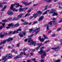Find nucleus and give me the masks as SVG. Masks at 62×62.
<instances>
[{
    "label": "nucleus",
    "mask_w": 62,
    "mask_h": 62,
    "mask_svg": "<svg viewBox=\"0 0 62 62\" xmlns=\"http://www.w3.org/2000/svg\"><path fill=\"white\" fill-rule=\"evenodd\" d=\"M57 24V23L55 22V21H51L48 23V24L50 25H51V26H53L54 25H56Z\"/></svg>",
    "instance_id": "obj_1"
},
{
    "label": "nucleus",
    "mask_w": 62,
    "mask_h": 62,
    "mask_svg": "<svg viewBox=\"0 0 62 62\" xmlns=\"http://www.w3.org/2000/svg\"><path fill=\"white\" fill-rule=\"evenodd\" d=\"M19 3L17 4H12L10 7V9H13V6H14V7H16V8H17L19 7Z\"/></svg>",
    "instance_id": "obj_2"
},
{
    "label": "nucleus",
    "mask_w": 62,
    "mask_h": 62,
    "mask_svg": "<svg viewBox=\"0 0 62 62\" xmlns=\"http://www.w3.org/2000/svg\"><path fill=\"white\" fill-rule=\"evenodd\" d=\"M7 35H8L7 33H4L3 32H1L0 34V38H3L4 37L5 35L6 36Z\"/></svg>",
    "instance_id": "obj_3"
},
{
    "label": "nucleus",
    "mask_w": 62,
    "mask_h": 62,
    "mask_svg": "<svg viewBox=\"0 0 62 62\" xmlns=\"http://www.w3.org/2000/svg\"><path fill=\"white\" fill-rule=\"evenodd\" d=\"M13 23H11L7 25L8 26H7L6 27L7 29H9V28H10L11 26L12 27H13Z\"/></svg>",
    "instance_id": "obj_4"
},
{
    "label": "nucleus",
    "mask_w": 62,
    "mask_h": 62,
    "mask_svg": "<svg viewBox=\"0 0 62 62\" xmlns=\"http://www.w3.org/2000/svg\"><path fill=\"white\" fill-rule=\"evenodd\" d=\"M7 14L9 15H13V12L12 11H8L7 12Z\"/></svg>",
    "instance_id": "obj_5"
},
{
    "label": "nucleus",
    "mask_w": 62,
    "mask_h": 62,
    "mask_svg": "<svg viewBox=\"0 0 62 62\" xmlns=\"http://www.w3.org/2000/svg\"><path fill=\"white\" fill-rule=\"evenodd\" d=\"M43 55H41V58H44V57L45 56H46V53L45 52H44V51H43Z\"/></svg>",
    "instance_id": "obj_6"
},
{
    "label": "nucleus",
    "mask_w": 62,
    "mask_h": 62,
    "mask_svg": "<svg viewBox=\"0 0 62 62\" xmlns=\"http://www.w3.org/2000/svg\"><path fill=\"white\" fill-rule=\"evenodd\" d=\"M40 29V28H37L36 30H34V31L36 32L35 33V34H38L39 32V31Z\"/></svg>",
    "instance_id": "obj_7"
},
{
    "label": "nucleus",
    "mask_w": 62,
    "mask_h": 62,
    "mask_svg": "<svg viewBox=\"0 0 62 62\" xmlns=\"http://www.w3.org/2000/svg\"><path fill=\"white\" fill-rule=\"evenodd\" d=\"M50 6H48L47 5H46L45 7V8L42 10V11H43L44 10H46L48 8H50Z\"/></svg>",
    "instance_id": "obj_8"
},
{
    "label": "nucleus",
    "mask_w": 62,
    "mask_h": 62,
    "mask_svg": "<svg viewBox=\"0 0 62 62\" xmlns=\"http://www.w3.org/2000/svg\"><path fill=\"white\" fill-rule=\"evenodd\" d=\"M19 20V19L18 17V16H17V17H15L13 19V21H17Z\"/></svg>",
    "instance_id": "obj_9"
},
{
    "label": "nucleus",
    "mask_w": 62,
    "mask_h": 62,
    "mask_svg": "<svg viewBox=\"0 0 62 62\" xmlns=\"http://www.w3.org/2000/svg\"><path fill=\"white\" fill-rule=\"evenodd\" d=\"M55 11H56V10H55L54 9H52L51 10V11L50 12V13H52V14H53L54 12Z\"/></svg>",
    "instance_id": "obj_10"
},
{
    "label": "nucleus",
    "mask_w": 62,
    "mask_h": 62,
    "mask_svg": "<svg viewBox=\"0 0 62 62\" xmlns=\"http://www.w3.org/2000/svg\"><path fill=\"white\" fill-rule=\"evenodd\" d=\"M19 26V23H17L16 24H13V27H14L15 26H16V27H17Z\"/></svg>",
    "instance_id": "obj_11"
},
{
    "label": "nucleus",
    "mask_w": 62,
    "mask_h": 62,
    "mask_svg": "<svg viewBox=\"0 0 62 62\" xmlns=\"http://www.w3.org/2000/svg\"><path fill=\"white\" fill-rule=\"evenodd\" d=\"M36 42H32L30 44V45H33L34 46H36Z\"/></svg>",
    "instance_id": "obj_12"
},
{
    "label": "nucleus",
    "mask_w": 62,
    "mask_h": 62,
    "mask_svg": "<svg viewBox=\"0 0 62 62\" xmlns=\"http://www.w3.org/2000/svg\"><path fill=\"white\" fill-rule=\"evenodd\" d=\"M43 18H44V16H41L39 19L38 21H42V20L43 19Z\"/></svg>",
    "instance_id": "obj_13"
},
{
    "label": "nucleus",
    "mask_w": 62,
    "mask_h": 62,
    "mask_svg": "<svg viewBox=\"0 0 62 62\" xmlns=\"http://www.w3.org/2000/svg\"><path fill=\"white\" fill-rule=\"evenodd\" d=\"M7 56H5L4 57H3L2 58V60L6 61V60H7Z\"/></svg>",
    "instance_id": "obj_14"
},
{
    "label": "nucleus",
    "mask_w": 62,
    "mask_h": 62,
    "mask_svg": "<svg viewBox=\"0 0 62 62\" xmlns=\"http://www.w3.org/2000/svg\"><path fill=\"white\" fill-rule=\"evenodd\" d=\"M24 4L26 6H29V5H31L32 4V3L31 2H30L29 3H27L26 2H24Z\"/></svg>",
    "instance_id": "obj_15"
},
{
    "label": "nucleus",
    "mask_w": 62,
    "mask_h": 62,
    "mask_svg": "<svg viewBox=\"0 0 62 62\" xmlns=\"http://www.w3.org/2000/svg\"><path fill=\"white\" fill-rule=\"evenodd\" d=\"M38 53L39 54H43V51L42 50H40V51L38 52Z\"/></svg>",
    "instance_id": "obj_16"
},
{
    "label": "nucleus",
    "mask_w": 62,
    "mask_h": 62,
    "mask_svg": "<svg viewBox=\"0 0 62 62\" xmlns=\"http://www.w3.org/2000/svg\"><path fill=\"white\" fill-rule=\"evenodd\" d=\"M29 40H28V42H32L33 40L31 38H29Z\"/></svg>",
    "instance_id": "obj_17"
},
{
    "label": "nucleus",
    "mask_w": 62,
    "mask_h": 62,
    "mask_svg": "<svg viewBox=\"0 0 62 62\" xmlns=\"http://www.w3.org/2000/svg\"><path fill=\"white\" fill-rule=\"evenodd\" d=\"M50 11V10H48L46 11H45L43 14V15H45V14H47L48 13L47 12H49Z\"/></svg>",
    "instance_id": "obj_18"
},
{
    "label": "nucleus",
    "mask_w": 62,
    "mask_h": 62,
    "mask_svg": "<svg viewBox=\"0 0 62 62\" xmlns=\"http://www.w3.org/2000/svg\"><path fill=\"white\" fill-rule=\"evenodd\" d=\"M13 40V38H9L8 39H7L8 41H10Z\"/></svg>",
    "instance_id": "obj_19"
},
{
    "label": "nucleus",
    "mask_w": 62,
    "mask_h": 62,
    "mask_svg": "<svg viewBox=\"0 0 62 62\" xmlns=\"http://www.w3.org/2000/svg\"><path fill=\"white\" fill-rule=\"evenodd\" d=\"M54 14H53L52 15V16H57L58 15V14L56 12H54Z\"/></svg>",
    "instance_id": "obj_20"
},
{
    "label": "nucleus",
    "mask_w": 62,
    "mask_h": 62,
    "mask_svg": "<svg viewBox=\"0 0 62 62\" xmlns=\"http://www.w3.org/2000/svg\"><path fill=\"white\" fill-rule=\"evenodd\" d=\"M43 36L44 38V39H48V38L47 37V36L43 34Z\"/></svg>",
    "instance_id": "obj_21"
},
{
    "label": "nucleus",
    "mask_w": 62,
    "mask_h": 62,
    "mask_svg": "<svg viewBox=\"0 0 62 62\" xmlns=\"http://www.w3.org/2000/svg\"><path fill=\"white\" fill-rule=\"evenodd\" d=\"M38 14H35L33 15V16L35 18H36V17L38 16Z\"/></svg>",
    "instance_id": "obj_22"
},
{
    "label": "nucleus",
    "mask_w": 62,
    "mask_h": 62,
    "mask_svg": "<svg viewBox=\"0 0 62 62\" xmlns=\"http://www.w3.org/2000/svg\"><path fill=\"white\" fill-rule=\"evenodd\" d=\"M12 19V17H10L9 18H7V20L8 21H11V20Z\"/></svg>",
    "instance_id": "obj_23"
},
{
    "label": "nucleus",
    "mask_w": 62,
    "mask_h": 62,
    "mask_svg": "<svg viewBox=\"0 0 62 62\" xmlns=\"http://www.w3.org/2000/svg\"><path fill=\"white\" fill-rule=\"evenodd\" d=\"M23 14H20L18 16H17L18 17V18L19 19V18H21L23 16Z\"/></svg>",
    "instance_id": "obj_24"
},
{
    "label": "nucleus",
    "mask_w": 62,
    "mask_h": 62,
    "mask_svg": "<svg viewBox=\"0 0 62 62\" xmlns=\"http://www.w3.org/2000/svg\"><path fill=\"white\" fill-rule=\"evenodd\" d=\"M19 12H21V11H23V10H24V9H23V8H19Z\"/></svg>",
    "instance_id": "obj_25"
},
{
    "label": "nucleus",
    "mask_w": 62,
    "mask_h": 62,
    "mask_svg": "<svg viewBox=\"0 0 62 62\" xmlns=\"http://www.w3.org/2000/svg\"><path fill=\"white\" fill-rule=\"evenodd\" d=\"M7 8V6L6 5H5L4 7V8H3L2 10H1V11H3L4 10H5V9L6 8Z\"/></svg>",
    "instance_id": "obj_26"
},
{
    "label": "nucleus",
    "mask_w": 62,
    "mask_h": 62,
    "mask_svg": "<svg viewBox=\"0 0 62 62\" xmlns=\"http://www.w3.org/2000/svg\"><path fill=\"white\" fill-rule=\"evenodd\" d=\"M58 48H59V46H57V47H52L51 48V49H52V50H56Z\"/></svg>",
    "instance_id": "obj_27"
},
{
    "label": "nucleus",
    "mask_w": 62,
    "mask_h": 62,
    "mask_svg": "<svg viewBox=\"0 0 62 62\" xmlns=\"http://www.w3.org/2000/svg\"><path fill=\"white\" fill-rule=\"evenodd\" d=\"M33 8H30V9L27 12L29 13L30 12H31V9H32Z\"/></svg>",
    "instance_id": "obj_28"
},
{
    "label": "nucleus",
    "mask_w": 62,
    "mask_h": 62,
    "mask_svg": "<svg viewBox=\"0 0 62 62\" xmlns=\"http://www.w3.org/2000/svg\"><path fill=\"white\" fill-rule=\"evenodd\" d=\"M20 58L19 56H16L14 58V59H17V58Z\"/></svg>",
    "instance_id": "obj_29"
},
{
    "label": "nucleus",
    "mask_w": 62,
    "mask_h": 62,
    "mask_svg": "<svg viewBox=\"0 0 62 62\" xmlns=\"http://www.w3.org/2000/svg\"><path fill=\"white\" fill-rule=\"evenodd\" d=\"M19 32V31H18V30H17V31H14V32H13V34H15V33H16L17 34V33H18Z\"/></svg>",
    "instance_id": "obj_30"
},
{
    "label": "nucleus",
    "mask_w": 62,
    "mask_h": 62,
    "mask_svg": "<svg viewBox=\"0 0 62 62\" xmlns=\"http://www.w3.org/2000/svg\"><path fill=\"white\" fill-rule=\"evenodd\" d=\"M37 13L38 14H41L42 13V12L40 11H39L37 12Z\"/></svg>",
    "instance_id": "obj_31"
},
{
    "label": "nucleus",
    "mask_w": 62,
    "mask_h": 62,
    "mask_svg": "<svg viewBox=\"0 0 62 62\" xmlns=\"http://www.w3.org/2000/svg\"><path fill=\"white\" fill-rule=\"evenodd\" d=\"M6 41H8V40L7 39L5 40H4L2 42V44H4L6 43Z\"/></svg>",
    "instance_id": "obj_32"
},
{
    "label": "nucleus",
    "mask_w": 62,
    "mask_h": 62,
    "mask_svg": "<svg viewBox=\"0 0 62 62\" xmlns=\"http://www.w3.org/2000/svg\"><path fill=\"white\" fill-rule=\"evenodd\" d=\"M23 54H24V52L23 53V52H21V53L20 55L19 56V57L20 58L21 57V56H22V55H23Z\"/></svg>",
    "instance_id": "obj_33"
},
{
    "label": "nucleus",
    "mask_w": 62,
    "mask_h": 62,
    "mask_svg": "<svg viewBox=\"0 0 62 62\" xmlns=\"http://www.w3.org/2000/svg\"><path fill=\"white\" fill-rule=\"evenodd\" d=\"M44 41V39H42L41 38V39H40V42H43V41Z\"/></svg>",
    "instance_id": "obj_34"
},
{
    "label": "nucleus",
    "mask_w": 62,
    "mask_h": 62,
    "mask_svg": "<svg viewBox=\"0 0 62 62\" xmlns=\"http://www.w3.org/2000/svg\"><path fill=\"white\" fill-rule=\"evenodd\" d=\"M24 55H26V56H28V55H29V53H28L27 54H25V52H24Z\"/></svg>",
    "instance_id": "obj_35"
},
{
    "label": "nucleus",
    "mask_w": 62,
    "mask_h": 62,
    "mask_svg": "<svg viewBox=\"0 0 62 62\" xmlns=\"http://www.w3.org/2000/svg\"><path fill=\"white\" fill-rule=\"evenodd\" d=\"M50 42V40H49L46 41H45L44 42V43H45V44H46L47 42Z\"/></svg>",
    "instance_id": "obj_36"
},
{
    "label": "nucleus",
    "mask_w": 62,
    "mask_h": 62,
    "mask_svg": "<svg viewBox=\"0 0 62 62\" xmlns=\"http://www.w3.org/2000/svg\"><path fill=\"white\" fill-rule=\"evenodd\" d=\"M19 36L21 38H22L23 37V34H22V33H20L19 35Z\"/></svg>",
    "instance_id": "obj_37"
},
{
    "label": "nucleus",
    "mask_w": 62,
    "mask_h": 62,
    "mask_svg": "<svg viewBox=\"0 0 62 62\" xmlns=\"http://www.w3.org/2000/svg\"><path fill=\"white\" fill-rule=\"evenodd\" d=\"M2 22H8V20H2Z\"/></svg>",
    "instance_id": "obj_38"
},
{
    "label": "nucleus",
    "mask_w": 62,
    "mask_h": 62,
    "mask_svg": "<svg viewBox=\"0 0 62 62\" xmlns=\"http://www.w3.org/2000/svg\"><path fill=\"white\" fill-rule=\"evenodd\" d=\"M30 14L29 13H27L26 15L25 16V17H26L27 16H30Z\"/></svg>",
    "instance_id": "obj_39"
},
{
    "label": "nucleus",
    "mask_w": 62,
    "mask_h": 62,
    "mask_svg": "<svg viewBox=\"0 0 62 62\" xmlns=\"http://www.w3.org/2000/svg\"><path fill=\"white\" fill-rule=\"evenodd\" d=\"M32 60H33V61L34 62H38L37 61H36V59H35V58L32 59Z\"/></svg>",
    "instance_id": "obj_40"
},
{
    "label": "nucleus",
    "mask_w": 62,
    "mask_h": 62,
    "mask_svg": "<svg viewBox=\"0 0 62 62\" xmlns=\"http://www.w3.org/2000/svg\"><path fill=\"white\" fill-rule=\"evenodd\" d=\"M22 33L24 36L26 34V31L22 32Z\"/></svg>",
    "instance_id": "obj_41"
},
{
    "label": "nucleus",
    "mask_w": 62,
    "mask_h": 62,
    "mask_svg": "<svg viewBox=\"0 0 62 62\" xmlns=\"http://www.w3.org/2000/svg\"><path fill=\"white\" fill-rule=\"evenodd\" d=\"M8 59H10L12 58V55L8 57Z\"/></svg>",
    "instance_id": "obj_42"
},
{
    "label": "nucleus",
    "mask_w": 62,
    "mask_h": 62,
    "mask_svg": "<svg viewBox=\"0 0 62 62\" xmlns=\"http://www.w3.org/2000/svg\"><path fill=\"white\" fill-rule=\"evenodd\" d=\"M60 61L61 60L60 59H58L55 61L54 62H60Z\"/></svg>",
    "instance_id": "obj_43"
},
{
    "label": "nucleus",
    "mask_w": 62,
    "mask_h": 62,
    "mask_svg": "<svg viewBox=\"0 0 62 62\" xmlns=\"http://www.w3.org/2000/svg\"><path fill=\"white\" fill-rule=\"evenodd\" d=\"M13 11H16V12L18 10H16L15 8H13Z\"/></svg>",
    "instance_id": "obj_44"
},
{
    "label": "nucleus",
    "mask_w": 62,
    "mask_h": 62,
    "mask_svg": "<svg viewBox=\"0 0 62 62\" xmlns=\"http://www.w3.org/2000/svg\"><path fill=\"white\" fill-rule=\"evenodd\" d=\"M17 30V31H22V29L20 28H19Z\"/></svg>",
    "instance_id": "obj_45"
},
{
    "label": "nucleus",
    "mask_w": 62,
    "mask_h": 62,
    "mask_svg": "<svg viewBox=\"0 0 62 62\" xmlns=\"http://www.w3.org/2000/svg\"><path fill=\"white\" fill-rule=\"evenodd\" d=\"M49 24H46L45 25H44L43 26V27H46V26H48V25Z\"/></svg>",
    "instance_id": "obj_46"
},
{
    "label": "nucleus",
    "mask_w": 62,
    "mask_h": 62,
    "mask_svg": "<svg viewBox=\"0 0 62 62\" xmlns=\"http://www.w3.org/2000/svg\"><path fill=\"white\" fill-rule=\"evenodd\" d=\"M20 43H19L18 44H17V46L18 47H20Z\"/></svg>",
    "instance_id": "obj_47"
},
{
    "label": "nucleus",
    "mask_w": 62,
    "mask_h": 62,
    "mask_svg": "<svg viewBox=\"0 0 62 62\" xmlns=\"http://www.w3.org/2000/svg\"><path fill=\"white\" fill-rule=\"evenodd\" d=\"M49 24L47 25V26L46 27V29L47 30H48L49 29Z\"/></svg>",
    "instance_id": "obj_48"
},
{
    "label": "nucleus",
    "mask_w": 62,
    "mask_h": 62,
    "mask_svg": "<svg viewBox=\"0 0 62 62\" xmlns=\"http://www.w3.org/2000/svg\"><path fill=\"white\" fill-rule=\"evenodd\" d=\"M40 46H38V47H37L36 48V49L37 50H39V47H40Z\"/></svg>",
    "instance_id": "obj_49"
},
{
    "label": "nucleus",
    "mask_w": 62,
    "mask_h": 62,
    "mask_svg": "<svg viewBox=\"0 0 62 62\" xmlns=\"http://www.w3.org/2000/svg\"><path fill=\"white\" fill-rule=\"evenodd\" d=\"M12 31H10L9 32L8 34V35H11V34H12Z\"/></svg>",
    "instance_id": "obj_50"
},
{
    "label": "nucleus",
    "mask_w": 62,
    "mask_h": 62,
    "mask_svg": "<svg viewBox=\"0 0 62 62\" xmlns=\"http://www.w3.org/2000/svg\"><path fill=\"white\" fill-rule=\"evenodd\" d=\"M33 24H35L36 23H38V22L37 21H34L33 22Z\"/></svg>",
    "instance_id": "obj_51"
},
{
    "label": "nucleus",
    "mask_w": 62,
    "mask_h": 62,
    "mask_svg": "<svg viewBox=\"0 0 62 62\" xmlns=\"http://www.w3.org/2000/svg\"><path fill=\"white\" fill-rule=\"evenodd\" d=\"M33 36H34V34H32L30 36H29L28 37H33Z\"/></svg>",
    "instance_id": "obj_52"
},
{
    "label": "nucleus",
    "mask_w": 62,
    "mask_h": 62,
    "mask_svg": "<svg viewBox=\"0 0 62 62\" xmlns=\"http://www.w3.org/2000/svg\"><path fill=\"white\" fill-rule=\"evenodd\" d=\"M7 4V2H3L2 3H1V4L2 5H4V4Z\"/></svg>",
    "instance_id": "obj_53"
},
{
    "label": "nucleus",
    "mask_w": 62,
    "mask_h": 62,
    "mask_svg": "<svg viewBox=\"0 0 62 62\" xmlns=\"http://www.w3.org/2000/svg\"><path fill=\"white\" fill-rule=\"evenodd\" d=\"M33 16H30L29 18V19H30V20H31V19L33 18Z\"/></svg>",
    "instance_id": "obj_54"
},
{
    "label": "nucleus",
    "mask_w": 62,
    "mask_h": 62,
    "mask_svg": "<svg viewBox=\"0 0 62 62\" xmlns=\"http://www.w3.org/2000/svg\"><path fill=\"white\" fill-rule=\"evenodd\" d=\"M3 26H0V30L2 29H3Z\"/></svg>",
    "instance_id": "obj_55"
},
{
    "label": "nucleus",
    "mask_w": 62,
    "mask_h": 62,
    "mask_svg": "<svg viewBox=\"0 0 62 62\" xmlns=\"http://www.w3.org/2000/svg\"><path fill=\"white\" fill-rule=\"evenodd\" d=\"M23 24L24 25L25 24H27V23H26V22L24 21V23H23Z\"/></svg>",
    "instance_id": "obj_56"
},
{
    "label": "nucleus",
    "mask_w": 62,
    "mask_h": 62,
    "mask_svg": "<svg viewBox=\"0 0 62 62\" xmlns=\"http://www.w3.org/2000/svg\"><path fill=\"white\" fill-rule=\"evenodd\" d=\"M24 9V10H25L28 8V7H26V8H23Z\"/></svg>",
    "instance_id": "obj_57"
},
{
    "label": "nucleus",
    "mask_w": 62,
    "mask_h": 62,
    "mask_svg": "<svg viewBox=\"0 0 62 62\" xmlns=\"http://www.w3.org/2000/svg\"><path fill=\"white\" fill-rule=\"evenodd\" d=\"M52 0H47V2L48 3H50L51 2Z\"/></svg>",
    "instance_id": "obj_58"
},
{
    "label": "nucleus",
    "mask_w": 62,
    "mask_h": 62,
    "mask_svg": "<svg viewBox=\"0 0 62 62\" xmlns=\"http://www.w3.org/2000/svg\"><path fill=\"white\" fill-rule=\"evenodd\" d=\"M60 42H61V44L62 45V40H60Z\"/></svg>",
    "instance_id": "obj_59"
},
{
    "label": "nucleus",
    "mask_w": 62,
    "mask_h": 62,
    "mask_svg": "<svg viewBox=\"0 0 62 62\" xmlns=\"http://www.w3.org/2000/svg\"><path fill=\"white\" fill-rule=\"evenodd\" d=\"M29 30L30 32H32V31H33V29H29Z\"/></svg>",
    "instance_id": "obj_60"
},
{
    "label": "nucleus",
    "mask_w": 62,
    "mask_h": 62,
    "mask_svg": "<svg viewBox=\"0 0 62 62\" xmlns=\"http://www.w3.org/2000/svg\"><path fill=\"white\" fill-rule=\"evenodd\" d=\"M62 22V19H61L60 21L59 22V23H60Z\"/></svg>",
    "instance_id": "obj_61"
},
{
    "label": "nucleus",
    "mask_w": 62,
    "mask_h": 62,
    "mask_svg": "<svg viewBox=\"0 0 62 62\" xmlns=\"http://www.w3.org/2000/svg\"><path fill=\"white\" fill-rule=\"evenodd\" d=\"M10 55V54H7V56H7V57H8V56H9Z\"/></svg>",
    "instance_id": "obj_62"
},
{
    "label": "nucleus",
    "mask_w": 62,
    "mask_h": 62,
    "mask_svg": "<svg viewBox=\"0 0 62 62\" xmlns=\"http://www.w3.org/2000/svg\"><path fill=\"white\" fill-rule=\"evenodd\" d=\"M2 7H3V5H1V3H0V8H2Z\"/></svg>",
    "instance_id": "obj_63"
},
{
    "label": "nucleus",
    "mask_w": 62,
    "mask_h": 62,
    "mask_svg": "<svg viewBox=\"0 0 62 62\" xmlns=\"http://www.w3.org/2000/svg\"><path fill=\"white\" fill-rule=\"evenodd\" d=\"M15 51V49H13V50H12L11 51V52H14Z\"/></svg>",
    "instance_id": "obj_64"
}]
</instances>
